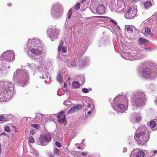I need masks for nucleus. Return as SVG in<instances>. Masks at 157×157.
Masks as SVG:
<instances>
[{"mask_svg":"<svg viewBox=\"0 0 157 157\" xmlns=\"http://www.w3.org/2000/svg\"><path fill=\"white\" fill-rule=\"evenodd\" d=\"M110 21L113 23L114 25H116L117 24V22L115 21L113 19H110Z\"/></svg>","mask_w":157,"mask_h":157,"instance_id":"obj_35","label":"nucleus"},{"mask_svg":"<svg viewBox=\"0 0 157 157\" xmlns=\"http://www.w3.org/2000/svg\"><path fill=\"white\" fill-rule=\"evenodd\" d=\"M4 130L7 132H10V127L9 126H6Z\"/></svg>","mask_w":157,"mask_h":157,"instance_id":"obj_28","label":"nucleus"},{"mask_svg":"<svg viewBox=\"0 0 157 157\" xmlns=\"http://www.w3.org/2000/svg\"><path fill=\"white\" fill-rule=\"evenodd\" d=\"M87 154V153L86 152H82L81 153V155L83 156H86Z\"/></svg>","mask_w":157,"mask_h":157,"instance_id":"obj_36","label":"nucleus"},{"mask_svg":"<svg viewBox=\"0 0 157 157\" xmlns=\"http://www.w3.org/2000/svg\"><path fill=\"white\" fill-rule=\"evenodd\" d=\"M141 73L144 78H148L150 77L152 71L150 69L145 67L143 68Z\"/></svg>","mask_w":157,"mask_h":157,"instance_id":"obj_4","label":"nucleus"},{"mask_svg":"<svg viewBox=\"0 0 157 157\" xmlns=\"http://www.w3.org/2000/svg\"><path fill=\"white\" fill-rule=\"evenodd\" d=\"M0 121H8V120L7 118H6L4 116L0 115Z\"/></svg>","mask_w":157,"mask_h":157,"instance_id":"obj_23","label":"nucleus"},{"mask_svg":"<svg viewBox=\"0 0 157 157\" xmlns=\"http://www.w3.org/2000/svg\"><path fill=\"white\" fill-rule=\"evenodd\" d=\"M56 145L58 147H61V144L59 142L57 141L56 143Z\"/></svg>","mask_w":157,"mask_h":157,"instance_id":"obj_33","label":"nucleus"},{"mask_svg":"<svg viewBox=\"0 0 157 157\" xmlns=\"http://www.w3.org/2000/svg\"><path fill=\"white\" fill-rule=\"evenodd\" d=\"M137 11L136 5H133L129 8L128 11L124 15L126 18L128 19H133L136 16Z\"/></svg>","mask_w":157,"mask_h":157,"instance_id":"obj_3","label":"nucleus"},{"mask_svg":"<svg viewBox=\"0 0 157 157\" xmlns=\"http://www.w3.org/2000/svg\"><path fill=\"white\" fill-rule=\"evenodd\" d=\"M72 86L73 88L76 89L79 88L80 86V84L78 82L74 81L72 82Z\"/></svg>","mask_w":157,"mask_h":157,"instance_id":"obj_13","label":"nucleus"},{"mask_svg":"<svg viewBox=\"0 0 157 157\" xmlns=\"http://www.w3.org/2000/svg\"><path fill=\"white\" fill-rule=\"evenodd\" d=\"M82 91L83 92L85 93H87L89 92L87 88H85L82 89Z\"/></svg>","mask_w":157,"mask_h":157,"instance_id":"obj_30","label":"nucleus"},{"mask_svg":"<svg viewBox=\"0 0 157 157\" xmlns=\"http://www.w3.org/2000/svg\"><path fill=\"white\" fill-rule=\"evenodd\" d=\"M32 43H33V44L34 45L35 47H37L39 46V44H40V41L38 40H32Z\"/></svg>","mask_w":157,"mask_h":157,"instance_id":"obj_15","label":"nucleus"},{"mask_svg":"<svg viewBox=\"0 0 157 157\" xmlns=\"http://www.w3.org/2000/svg\"><path fill=\"white\" fill-rule=\"evenodd\" d=\"M53 153L55 155H59V149L57 148H55L53 150Z\"/></svg>","mask_w":157,"mask_h":157,"instance_id":"obj_20","label":"nucleus"},{"mask_svg":"<svg viewBox=\"0 0 157 157\" xmlns=\"http://www.w3.org/2000/svg\"><path fill=\"white\" fill-rule=\"evenodd\" d=\"M139 43L141 44L145 45L147 44L148 42V40L143 38H139L138 40Z\"/></svg>","mask_w":157,"mask_h":157,"instance_id":"obj_11","label":"nucleus"},{"mask_svg":"<svg viewBox=\"0 0 157 157\" xmlns=\"http://www.w3.org/2000/svg\"><path fill=\"white\" fill-rule=\"evenodd\" d=\"M150 126L152 128L155 127L156 126V124L155 121H152L150 122Z\"/></svg>","mask_w":157,"mask_h":157,"instance_id":"obj_24","label":"nucleus"},{"mask_svg":"<svg viewBox=\"0 0 157 157\" xmlns=\"http://www.w3.org/2000/svg\"><path fill=\"white\" fill-rule=\"evenodd\" d=\"M134 139L140 144L143 145L148 141V136L144 132L142 131L138 132L134 136Z\"/></svg>","mask_w":157,"mask_h":157,"instance_id":"obj_2","label":"nucleus"},{"mask_svg":"<svg viewBox=\"0 0 157 157\" xmlns=\"http://www.w3.org/2000/svg\"><path fill=\"white\" fill-rule=\"evenodd\" d=\"M141 117L139 113H135L134 115L131 116V121L132 122H139L141 120Z\"/></svg>","mask_w":157,"mask_h":157,"instance_id":"obj_8","label":"nucleus"},{"mask_svg":"<svg viewBox=\"0 0 157 157\" xmlns=\"http://www.w3.org/2000/svg\"><path fill=\"white\" fill-rule=\"evenodd\" d=\"M72 13V10L70 9L69 10L68 13V19H70L71 17V14Z\"/></svg>","mask_w":157,"mask_h":157,"instance_id":"obj_27","label":"nucleus"},{"mask_svg":"<svg viewBox=\"0 0 157 157\" xmlns=\"http://www.w3.org/2000/svg\"><path fill=\"white\" fill-rule=\"evenodd\" d=\"M83 83H82V84H83V83H84V79L83 80Z\"/></svg>","mask_w":157,"mask_h":157,"instance_id":"obj_43","label":"nucleus"},{"mask_svg":"<svg viewBox=\"0 0 157 157\" xmlns=\"http://www.w3.org/2000/svg\"><path fill=\"white\" fill-rule=\"evenodd\" d=\"M49 156L50 157H55L53 155L51 154H49Z\"/></svg>","mask_w":157,"mask_h":157,"instance_id":"obj_37","label":"nucleus"},{"mask_svg":"<svg viewBox=\"0 0 157 157\" xmlns=\"http://www.w3.org/2000/svg\"><path fill=\"white\" fill-rule=\"evenodd\" d=\"M91 113V112L90 111H88V112H87V114H90V113Z\"/></svg>","mask_w":157,"mask_h":157,"instance_id":"obj_39","label":"nucleus"},{"mask_svg":"<svg viewBox=\"0 0 157 157\" xmlns=\"http://www.w3.org/2000/svg\"><path fill=\"white\" fill-rule=\"evenodd\" d=\"M145 154L142 151H139L136 153V157H144Z\"/></svg>","mask_w":157,"mask_h":157,"instance_id":"obj_14","label":"nucleus"},{"mask_svg":"<svg viewBox=\"0 0 157 157\" xmlns=\"http://www.w3.org/2000/svg\"><path fill=\"white\" fill-rule=\"evenodd\" d=\"M152 5L151 2L148 1L145 2L144 5L146 8H148L151 7Z\"/></svg>","mask_w":157,"mask_h":157,"instance_id":"obj_17","label":"nucleus"},{"mask_svg":"<svg viewBox=\"0 0 157 157\" xmlns=\"http://www.w3.org/2000/svg\"><path fill=\"white\" fill-rule=\"evenodd\" d=\"M36 117H35V119L38 120H40L42 121L43 117V115L40 113H37L36 114Z\"/></svg>","mask_w":157,"mask_h":157,"instance_id":"obj_18","label":"nucleus"},{"mask_svg":"<svg viewBox=\"0 0 157 157\" xmlns=\"http://www.w3.org/2000/svg\"><path fill=\"white\" fill-rule=\"evenodd\" d=\"M67 51V48L64 46L62 48V52L63 53H66Z\"/></svg>","mask_w":157,"mask_h":157,"instance_id":"obj_34","label":"nucleus"},{"mask_svg":"<svg viewBox=\"0 0 157 157\" xmlns=\"http://www.w3.org/2000/svg\"><path fill=\"white\" fill-rule=\"evenodd\" d=\"M157 152V151H154V153H155Z\"/></svg>","mask_w":157,"mask_h":157,"instance_id":"obj_40","label":"nucleus"},{"mask_svg":"<svg viewBox=\"0 0 157 157\" xmlns=\"http://www.w3.org/2000/svg\"><path fill=\"white\" fill-rule=\"evenodd\" d=\"M155 102L156 104H157V99L155 100Z\"/></svg>","mask_w":157,"mask_h":157,"instance_id":"obj_41","label":"nucleus"},{"mask_svg":"<svg viewBox=\"0 0 157 157\" xmlns=\"http://www.w3.org/2000/svg\"><path fill=\"white\" fill-rule=\"evenodd\" d=\"M32 126L36 129H39L40 127L39 125L37 124H33Z\"/></svg>","mask_w":157,"mask_h":157,"instance_id":"obj_31","label":"nucleus"},{"mask_svg":"<svg viewBox=\"0 0 157 157\" xmlns=\"http://www.w3.org/2000/svg\"><path fill=\"white\" fill-rule=\"evenodd\" d=\"M64 84H65V85H66V83H65Z\"/></svg>","mask_w":157,"mask_h":157,"instance_id":"obj_44","label":"nucleus"},{"mask_svg":"<svg viewBox=\"0 0 157 157\" xmlns=\"http://www.w3.org/2000/svg\"><path fill=\"white\" fill-rule=\"evenodd\" d=\"M117 109L124 110V105L122 104H118L117 105Z\"/></svg>","mask_w":157,"mask_h":157,"instance_id":"obj_19","label":"nucleus"},{"mask_svg":"<svg viewBox=\"0 0 157 157\" xmlns=\"http://www.w3.org/2000/svg\"><path fill=\"white\" fill-rule=\"evenodd\" d=\"M32 52L36 55H40L42 53V52L40 50L35 48H33L31 50Z\"/></svg>","mask_w":157,"mask_h":157,"instance_id":"obj_10","label":"nucleus"},{"mask_svg":"<svg viewBox=\"0 0 157 157\" xmlns=\"http://www.w3.org/2000/svg\"><path fill=\"white\" fill-rule=\"evenodd\" d=\"M82 108V107H81V106L78 105H76L71 108L69 111L68 112V114H69L72 113H74L76 111L79 110Z\"/></svg>","mask_w":157,"mask_h":157,"instance_id":"obj_9","label":"nucleus"},{"mask_svg":"<svg viewBox=\"0 0 157 157\" xmlns=\"http://www.w3.org/2000/svg\"><path fill=\"white\" fill-rule=\"evenodd\" d=\"M64 112L62 111L60 112L57 116L58 121L60 123H66V116L64 114Z\"/></svg>","mask_w":157,"mask_h":157,"instance_id":"obj_6","label":"nucleus"},{"mask_svg":"<svg viewBox=\"0 0 157 157\" xmlns=\"http://www.w3.org/2000/svg\"><path fill=\"white\" fill-rule=\"evenodd\" d=\"M78 149H80L81 148V147H78Z\"/></svg>","mask_w":157,"mask_h":157,"instance_id":"obj_42","label":"nucleus"},{"mask_svg":"<svg viewBox=\"0 0 157 157\" xmlns=\"http://www.w3.org/2000/svg\"><path fill=\"white\" fill-rule=\"evenodd\" d=\"M80 4L79 3H77L74 6V8L75 10H78L80 8Z\"/></svg>","mask_w":157,"mask_h":157,"instance_id":"obj_25","label":"nucleus"},{"mask_svg":"<svg viewBox=\"0 0 157 157\" xmlns=\"http://www.w3.org/2000/svg\"><path fill=\"white\" fill-rule=\"evenodd\" d=\"M145 100L144 93L140 91L136 92L134 94L133 101L136 106H140L143 105Z\"/></svg>","mask_w":157,"mask_h":157,"instance_id":"obj_1","label":"nucleus"},{"mask_svg":"<svg viewBox=\"0 0 157 157\" xmlns=\"http://www.w3.org/2000/svg\"><path fill=\"white\" fill-rule=\"evenodd\" d=\"M29 142L30 143H34V139L32 136H30L29 140Z\"/></svg>","mask_w":157,"mask_h":157,"instance_id":"obj_29","label":"nucleus"},{"mask_svg":"<svg viewBox=\"0 0 157 157\" xmlns=\"http://www.w3.org/2000/svg\"><path fill=\"white\" fill-rule=\"evenodd\" d=\"M86 1V0H82L81 1V3H82L83 2H85Z\"/></svg>","mask_w":157,"mask_h":157,"instance_id":"obj_38","label":"nucleus"},{"mask_svg":"<svg viewBox=\"0 0 157 157\" xmlns=\"http://www.w3.org/2000/svg\"><path fill=\"white\" fill-rule=\"evenodd\" d=\"M57 80L60 82H62L63 81L62 77L59 73V75L57 77Z\"/></svg>","mask_w":157,"mask_h":157,"instance_id":"obj_21","label":"nucleus"},{"mask_svg":"<svg viewBox=\"0 0 157 157\" xmlns=\"http://www.w3.org/2000/svg\"><path fill=\"white\" fill-rule=\"evenodd\" d=\"M151 30L148 28H146L145 30L144 35L146 36H150L151 35Z\"/></svg>","mask_w":157,"mask_h":157,"instance_id":"obj_16","label":"nucleus"},{"mask_svg":"<svg viewBox=\"0 0 157 157\" xmlns=\"http://www.w3.org/2000/svg\"><path fill=\"white\" fill-rule=\"evenodd\" d=\"M63 42L61 41L58 47V51L59 52L61 50L63 44Z\"/></svg>","mask_w":157,"mask_h":157,"instance_id":"obj_26","label":"nucleus"},{"mask_svg":"<svg viewBox=\"0 0 157 157\" xmlns=\"http://www.w3.org/2000/svg\"><path fill=\"white\" fill-rule=\"evenodd\" d=\"M125 28L128 33H131L133 32V29L131 26L129 25H126Z\"/></svg>","mask_w":157,"mask_h":157,"instance_id":"obj_12","label":"nucleus"},{"mask_svg":"<svg viewBox=\"0 0 157 157\" xmlns=\"http://www.w3.org/2000/svg\"><path fill=\"white\" fill-rule=\"evenodd\" d=\"M104 7L103 5L101 6H99L98 8V10H99L100 9H103V11L101 12V13H102L103 12H104Z\"/></svg>","mask_w":157,"mask_h":157,"instance_id":"obj_32","label":"nucleus"},{"mask_svg":"<svg viewBox=\"0 0 157 157\" xmlns=\"http://www.w3.org/2000/svg\"><path fill=\"white\" fill-rule=\"evenodd\" d=\"M28 81V78H24V80H21V83L22 84H23V85L26 84L27 83Z\"/></svg>","mask_w":157,"mask_h":157,"instance_id":"obj_22","label":"nucleus"},{"mask_svg":"<svg viewBox=\"0 0 157 157\" xmlns=\"http://www.w3.org/2000/svg\"><path fill=\"white\" fill-rule=\"evenodd\" d=\"M5 54L7 56L6 59L8 62H11L13 60L15 59L14 54L11 51H7Z\"/></svg>","mask_w":157,"mask_h":157,"instance_id":"obj_7","label":"nucleus"},{"mask_svg":"<svg viewBox=\"0 0 157 157\" xmlns=\"http://www.w3.org/2000/svg\"><path fill=\"white\" fill-rule=\"evenodd\" d=\"M52 139V135L51 134L47 133L40 136L39 138V142L41 144H43L45 142H49Z\"/></svg>","mask_w":157,"mask_h":157,"instance_id":"obj_5","label":"nucleus"}]
</instances>
